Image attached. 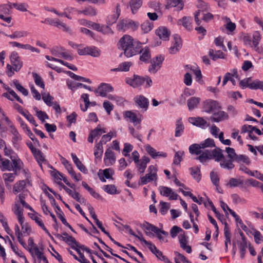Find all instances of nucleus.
Instances as JSON below:
<instances>
[{"label": "nucleus", "mask_w": 263, "mask_h": 263, "mask_svg": "<svg viewBox=\"0 0 263 263\" xmlns=\"http://www.w3.org/2000/svg\"><path fill=\"white\" fill-rule=\"evenodd\" d=\"M105 133V128L98 125L96 128L90 131L88 137V141L89 143H92L95 138L100 137L103 134Z\"/></svg>", "instance_id": "nucleus-15"}, {"label": "nucleus", "mask_w": 263, "mask_h": 263, "mask_svg": "<svg viewBox=\"0 0 263 263\" xmlns=\"http://www.w3.org/2000/svg\"><path fill=\"white\" fill-rule=\"evenodd\" d=\"M142 228L147 235H150L153 233L155 234L160 229L158 227L147 222H144L142 224Z\"/></svg>", "instance_id": "nucleus-36"}, {"label": "nucleus", "mask_w": 263, "mask_h": 263, "mask_svg": "<svg viewBox=\"0 0 263 263\" xmlns=\"http://www.w3.org/2000/svg\"><path fill=\"white\" fill-rule=\"evenodd\" d=\"M249 244H250L248 241H241L238 242V247L239 250L240 255L241 259L245 257L247 249L249 248Z\"/></svg>", "instance_id": "nucleus-45"}, {"label": "nucleus", "mask_w": 263, "mask_h": 263, "mask_svg": "<svg viewBox=\"0 0 263 263\" xmlns=\"http://www.w3.org/2000/svg\"><path fill=\"white\" fill-rule=\"evenodd\" d=\"M209 54L213 60H216L218 59H223L224 58L223 53L220 50L215 51L213 49H210Z\"/></svg>", "instance_id": "nucleus-56"}, {"label": "nucleus", "mask_w": 263, "mask_h": 263, "mask_svg": "<svg viewBox=\"0 0 263 263\" xmlns=\"http://www.w3.org/2000/svg\"><path fill=\"white\" fill-rule=\"evenodd\" d=\"M200 155L196 158L201 163H204L207 161L214 158L216 161L220 160L222 156V153L220 149H214L213 151L206 149L201 152Z\"/></svg>", "instance_id": "nucleus-3"}, {"label": "nucleus", "mask_w": 263, "mask_h": 263, "mask_svg": "<svg viewBox=\"0 0 263 263\" xmlns=\"http://www.w3.org/2000/svg\"><path fill=\"white\" fill-rule=\"evenodd\" d=\"M125 118H128L133 123L134 126H137V128L140 129L141 118H138L136 114L132 111H126L124 112Z\"/></svg>", "instance_id": "nucleus-22"}, {"label": "nucleus", "mask_w": 263, "mask_h": 263, "mask_svg": "<svg viewBox=\"0 0 263 263\" xmlns=\"http://www.w3.org/2000/svg\"><path fill=\"white\" fill-rule=\"evenodd\" d=\"M51 176L53 177L54 181L57 184L61 183L63 179V174L60 173L59 171L54 170L50 172Z\"/></svg>", "instance_id": "nucleus-64"}, {"label": "nucleus", "mask_w": 263, "mask_h": 263, "mask_svg": "<svg viewBox=\"0 0 263 263\" xmlns=\"http://www.w3.org/2000/svg\"><path fill=\"white\" fill-rule=\"evenodd\" d=\"M201 101L199 97H192L187 101V105L189 110H192L197 108Z\"/></svg>", "instance_id": "nucleus-37"}, {"label": "nucleus", "mask_w": 263, "mask_h": 263, "mask_svg": "<svg viewBox=\"0 0 263 263\" xmlns=\"http://www.w3.org/2000/svg\"><path fill=\"white\" fill-rule=\"evenodd\" d=\"M202 148H203L201 146V143L193 144L190 146L189 149L191 154L198 155L201 154Z\"/></svg>", "instance_id": "nucleus-55"}, {"label": "nucleus", "mask_w": 263, "mask_h": 263, "mask_svg": "<svg viewBox=\"0 0 263 263\" xmlns=\"http://www.w3.org/2000/svg\"><path fill=\"white\" fill-rule=\"evenodd\" d=\"M33 213H29V217L34 220L38 225L40 226L47 234H49V232L48 230L45 227L44 224L41 218V215L35 212L34 211Z\"/></svg>", "instance_id": "nucleus-28"}, {"label": "nucleus", "mask_w": 263, "mask_h": 263, "mask_svg": "<svg viewBox=\"0 0 263 263\" xmlns=\"http://www.w3.org/2000/svg\"><path fill=\"white\" fill-rule=\"evenodd\" d=\"M218 102L213 100H208L203 102V109L207 113H212L220 108Z\"/></svg>", "instance_id": "nucleus-7"}, {"label": "nucleus", "mask_w": 263, "mask_h": 263, "mask_svg": "<svg viewBox=\"0 0 263 263\" xmlns=\"http://www.w3.org/2000/svg\"><path fill=\"white\" fill-rule=\"evenodd\" d=\"M17 173H6L3 175V178L4 180L5 184L7 185L9 183L12 182L15 178Z\"/></svg>", "instance_id": "nucleus-57"}, {"label": "nucleus", "mask_w": 263, "mask_h": 263, "mask_svg": "<svg viewBox=\"0 0 263 263\" xmlns=\"http://www.w3.org/2000/svg\"><path fill=\"white\" fill-rule=\"evenodd\" d=\"M114 88L109 84L107 83H101L97 89L96 90V92L98 95L105 97L107 96L108 93L113 91Z\"/></svg>", "instance_id": "nucleus-14"}, {"label": "nucleus", "mask_w": 263, "mask_h": 263, "mask_svg": "<svg viewBox=\"0 0 263 263\" xmlns=\"http://www.w3.org/2000/svg\"><path fill=\"white\" fill-rule=\"evenodd\" d=\"M30 150L39 163H42L45 161L44 155L39 149L32 146V147H30Z\"/></svg>", "instance_id": "nucleus-39"}, {"label": "nucleus", "mask_w": 263, "mask_h": 263, "mask_svg": "<svg viewBox=\"0 0 263 263\" xmlns=\"http://www.w3.org/2000/svg\"><path fill=\"white\" fill-rule=\"evenodd\" d=\"M132 63L130 62H122L118 65L116 68L112 69V71H128L129 70Z\"/></svg>", "instance_id": "nucleus-47"}, {"label": "nucleus", "mask_w": 263, "mask_h": 263, "mask_svg": "<svg viewBox=\"0 0 263 263\" xmlns=\"http://www.w3.org/2000/svg\"><path fill=\"white\" fill-rule=\"evenodd\" d=\"M191 18L186 16L183 17L182 19L178 21V24L182 25L187 30H191L192 26L191 25Z\"/></svg>", "instance_id": "nucleus-53"}, {"label": "nucleus", "mask_w": 263, "mask_h": 263, "mask_svg": "<svg viewBox=\"0 0 263 263\" xmlns=\"http://www.w3.org/2000/svg\"><path fill=\"white\" fill-rule=\"evenodd\" d=\"M10 59L13 70L16 72L18 71L23 66V62L20 60L18 53L15 51L12 52L10 54Z\"/></svg>", "instance_id": "nucleus-11"}, {"label": "nucleus", "mask_w": 263, "mask_h": 263, "mask_svg": "<svg viewBox=\"0 0 263 263\" xmlns=\"http://www.w3.org/2000/svg\"><path fill=\"white\" fill-rule=\"evenodd\" d=\"M150 162V159L146 156L142 157L138 161L135 162L136 167L140 173H143L147 167V164Z\"/></svg>", "instance_id": "nucleus-20"}, {"label": "nucleus", "mask_w": 263, "mask_h": 263, "mask_svg": "<svg viewBox=\"0 0 263 263\" xmlns=\"http://www.w3.org/2000/svg\"><path fill=\"white\" fill-rule=\"evenodd\" d=\"M84 14L86 16H95L97 15V10L92 6L85 7L82 10H79V14Z\"/></svg>", "instance_id": "nucleus-38"}, {"label": "nucleus", "mask_w": 263, "mask_h": 263, "mask_svg": "<svg viewBox=\"0 0 263 263\" xmlns=\"http://www.w3.org/2000/svg\"><path fill=\"white\" fill-rule=\"evenodd\" d=\"M0 168L2 171H11L13 170L11 162L7 159H4L0 162Z\"/></svg>", "instance_id": "nucleus-51"}, {"label": "nucleus", "mask_w": 263, "mask_h": 263, "mask_svg": "<svg viewBox=\"0 0 263 263\" xmlns=\"http://www.w3.org/2000/svg\"><path fill=\"white\" fill-rule=\"evenodd\" d=\"M10 159H11L12 166L13 167L12 171L15 173H18L23 168V162L17 155L11 157Z\"/></svg>", "instance_id": "nucleus-24"}, {"label": "nucleus", "mask_w": 263, "mask_h": 263, "mask_svg": "<svg viewBox=\"0 0 263 263\" xmlns=\"http://www.w3.org/2000/svg\"><path fill=\"white\" fill-rule=\"evenodd\" d=\"M197 6L198 8V10L196 11L194 14L195 20L197 25H200V21L198 18V16L200 13V11H206L210 10L209 5L203 1H198Z\"/></svg>", "instance_id": "nucleus-17"}, {"label": "nucleus", "mask_w": 263, "mask_h": 263, "mask_svg": "<svg viewBox=\"0 0 263 263\" xmlns=\"http://www.w3.org/2000/svg\"><path fill=\"white\" fill-rule=\"evenodd\" d=\"M32 77L33 78L35 84L41 88H45V84L42 78L36 73L32 72Z\"/></svg>", "instance_id": "nucleus-63"}, {"label": "nucleus", "mask_w": 263, "mask_h": 263, "mask_svg": "<svg viewBox=\"0 0 263 263\" xmlns=\"http://www.w3.org/2000/svg\"><path fill=\"white\" fill-rule=\"evenodd\" d=\"M157 172V169L155 165L149 166L148 173L144 176L140 177V184L145 185L152 181H156L158 179Z\"/></svg>", "instance_id": "nucleus-4"}, {"label": "nucleus", "mask_w": 263, "mask_h": 263, "mask_svg": "<svg viewBox=\"0 0 263 263\" xmlns=\"http://www.w3.org/2000/svg\"><path fill=\"white\" fill-rule=\"evenodd\" d=\"M121 13L120 4L117 3L116 4L114 10L112 13L107 16L106 18V23L110 26L116 22Z\"/></svg>", "instance_id": "nucleus-9"}, {"label": "nucleus", "mask_w": 263, "mask_h": 263, "mask_svg": "<svg viewBox=\"0 0 263 263\" xmlns=\"http://www.w3.org/2000/svg\"><path fill=\"white\" fill-rule=\"evenodd\" d=\"M224 245H225V250L226 251H227L228 250V245L231 244V234L230 233V229L227 224H226L224 228Z\"/></svg>", "instance_id": "nucleus-48"}, {"label": "nucleus", "mask_w": 263, "mask_h": 263, "mask_svg": "<svg viewBox=\"0 0 263 263\" xmlns=\"http://www.w3.org/2000/svg\"><path fill=\"white\" fill-rule=\"evenodd\" d=\"M164 57L159 55L154 58L151 61L148 71L151 73H156L161 68L162 62L164 60Z\"/></svg>", "instance_id": "nucleus-8"}, {"label": "nucleus", "mask_w": 263, "mask_h": 263, "mask_svg": "<svg viewBox=\"0 0 263 263\" xmlns=\"http://www.w3.org/2000/svg\"><path fill=\"white\" fill-rule=\"evenodd\" d=\"M136 105L139 108L141 109L142 111H146L149 106L148 99L143 95H137L134 99Z\"/></svg>", "instance_id": "nucleus-6"}, {"label": "nucleus", "mask_w": 263, "mask_h": 263, "mask_svg": "<svg viewBox=\"0 0 263 263\" xmlns=\"http://www.w3.org/2000/svg\"><path fill=\"white\" fill-rule=\"evenodd\" d=\"M141 28L144 33H147L154 28V24L153 23L146 21L141 24Z\"/></svg>", "instance_id": "nucleus-62"}, {"label": "nucleus", "mask_w": 263, "mask_h": 263, "mask_svg": "<svg viewBox=\"0 0 263 263\" xmlns=\"http://www.w3.org/2000/svg\"><path fill=\"white\" fill-rule=\"evenodd\" d=\"M104 163L106 166L114 165L116 161L115 153L110 148H107L104 154Z\"/></svg>", "instance_id": "nucleus-13"}, {"label": "nucleus", "mask_w": 263, "mask_h": 263, "mask_svg": "<svg viewBox=\"0 0 263 263\" xmlns=\"http://www.w3.org/2000/svg\"><path fill=\"white\" fill-rule=\"evenodd\" d=\"M176 128L175 136L176 137H180L184 132V126L181 119H179L176 121Z\"/></svg>", "instance_id": "nucleus-44"}, {"label": "nucleus", "mask_w": 263, "mask_h": 263, "mask_svg": "<svg viewBox=\"0 0 263 263\" xmlns=\"http://www.w3.org/2000/svg\"><path fill=\"white\" fill-rule=\"evenodd\" d=\"M158 189L162 196L168 197L170 200L178 199V195L173 192L171 188L165 186H160Z\"/></svg>", "instance_id": "nucleus-10"}, {"label": "nucleus", "mask_w": 263, "mask_h": 263, "mask_svg": "<svg viewBox=\"0 0 263 263\" xmlns=\"http://www.w3.org/2000/svg\"><path fill=\"white\" fill-rule=\"evenodd\" d=\"M222 21L224 23V26L227 30L228 34H231L236 29V24L233 23L230 18L227 16L222 17Z\"/></svg>", "instance_id": "nucleus-35"}, {"label": "nucleus", "mask_w": 263, "mask_h": 263, "mask_svg": "<svg viewBox=\"0 0 263 263\" xmlns=\"http://www.w3.org/2000/svg\"><path fill=\"white\" fill-rule=\"evenodd\" d=\"M182 47V42L181 39L178 35L174 36V40L170 48L169 52L171 54H175L178 52Z\"/></svg>", "instance_id": "nucleus-18"}, {"label": "nucleus", "mask_w": 263, "mask_h": 263, "mask_svg": "<svg viewBox=\"0 0 263 263\" xmlns=\"http://www.w3.org/2000/svg\"><path fill=\"white\" fill-rule=\"evenodd\" d=\"M0 222L2 224V226L3 227L4 230L7 232L8 234H9L11 237L12 238L13 240L14 239V236L12 234V232L11 229L8 226L7 219L4 216V214L0 212Z\"/></svg>", "instance_id": "nucleus-43"}, {"label": "nucleus", "mask_w": 263, "mask_h": 263, "mask_svg": "<svg viewBox=\"0 0 263 263\" xmlns=\"http://www.w3.org/2000/svg\"><path fill=\"white\" fill-rule=\"evenodd\" d=\"M103 189L105 192L110 195L119 193V192H118L116 186L113 184L105 185L103 186Z\"/></svg>", "instance_id": "nucleus-60"}, {"label": "nucleus", "mask_w": 263, "mask_h": 263, "mask_svg": "<svg viewBox=\"0 0 263 263\" xmlns=\"http://www.w3.org/2000/svg\"><path fill=\"white\" fill-rule=\"evenodd\" d=\"M11 133L13 136L12 138L13 145L14 147L18 148L19 146V142L22 140V137L17 130L12 126H11Z\"/></svg>", "instance_id": "nucleus-32"}, {"label": "nucleus", "mask_w": 263, "mask_h": 263, "mask_svg": "<svg viewBox=\"0 0 263 263\" xmlns=\"http://www.w3.org/2000/svg\"><path fill=\"white\" fill-rule=\"evenodd\" d=\"M126 82L134 88H138L143 85L144 88H149L153 85L152 80L148 76L141 77L134 75L133 78H127Z\"/></svg>", "instance_id": "nucleus-2"}, {"label": "nucleus", "mask_w": 263, "mask_h": 263, "mask_svg": "<svg viewBox=\"0 0 263 263\" xmlns=\"http://www.w3.org/2000/svg\"><path fill=\"white\" fill-rule=\"evenodd\" d=\"M243 180L240 179L231 178L230 179L229 182L227 184V186L230 187H234L242 185Z\"/></svg>", "instance_id": "nucleus-59"}, {"label": "nucleus", "mask_w": 263, "mask_h": 263, "mask_svg": "<svg viewBox=\"0 0 263 263\" xmlns=\"http://www.w3.org/2000/svg\"><path fill=\"white\" fill-rule=\"evenodd\" d=\"M184 6V0H166L165 8L169 9L174 7L177 11H180L183 9Z\"/></svg>", "instance_id": "nucleus-12"}, {"label": "nucleus", "mask_w": 263, "mask_h": 263, "mask_svg": "<svg viewBox=\"0 0 263 263\" xmlns=\"http://www.w3.org/2000/svg\"><path fill=\"white\" fill-rule=\"evenodd\" d=\"M129 6L133 14H135L142 6L141 0H130Z\"/></svg>", "instance_id": "nucleus-50"}, {"label": "nucleus", "mask_w": 263, "mask_h": 263, "mask_svg": "<svg viewBox=\"0 0 263 263\" xmlns=\"http://www.w3.org/2000/svg\"><path fill=\"white\" fill-rule=\"evenodd\" d=\"M79 10L72 7H67L64 9L63 12H61L60 16H65L69 20L72 19V15L79 14Z\"/></svg>", "instance_id": "nucleus-27"}, {"label": "nucleus", "mask_w": 263, "mask_h": 263, "mask_svg": "<svg viewBox=\"0 0 263 263\" xmlns=\"http://www.w3.org/2000/svg\"><path fill=\"white\" fill-rule=\"evenodd\" d=\"M228 118V115L223 111L214 112L210 117V120L214 122H219Z\"/></svg>", "instance_id": "nucleus-30"}, {"label": "nucleus", "mask_w": 263, "mask_h": 263, "mask_svg": "<svg viewBox=\"0 0 263 263\" xmlns=\"http://www.w3.org/2000/svg\"><path fill=\"white\" fill-rule=\"evenodd\" d=\"M250 89L254 90L260 89L263 91V81L258 79H256L253 81H251Z\"/></svg>", "instance_id": "nucleus-58"}, {"label": "nucleus", "mask_w": 263, "mask_h": 263, "mask_svg": "<svg viewBox=\"0 0 263 263\" xmlns=\"http://www.w3.org/2000/svg\"><path fill=\"white\" fill-rule=\"evenodd\" d=\"M139 24L131 20H123L120 21L117 25L118 30H124L128 29L135 30L138 28Z\"/></svg>", "instance_id": "nucleus-5"}, {"label": "nucleus", "mask_w": 263, "mask_h": 263, "mask_svg": "<svg viewBox=\"0 0 263 263\" xmlns=\"http://www.w3.org/2000/svg\"><path fill=\"white\" fill-rule=\"evenodd\" d=\"M22 204L17 201H15L14 204L12 208V210L16 215L17 220L25 218L23 215L24 210Z\"/></svg>", "instance_id": "nucleus-25"}, {"label": "nucleus", "mask_w": 263, "mask_h": 263, "mask_svg": "<svg viewBox=\"0 0 263 263\" xmlns=\"http://www.w3.org/2000/svg\"><path fill=\"white\" fill-rule=\"evenodd\" d=\"M42 99L45 103L47 105L51 106L52 102H53L54 98L48 92H42Z\"/></svg>", "instance_id": "nucleus-61"}, {"label": "nucleus", "mask_w": 263, "mask_h": 263, "mask_svg": "<svg viewBox=\"0 0 263 263\" xmlns=\"http://www.w3.org/2000/svg\"><path fill=\"white\" fill-rule=\"evenodd\" d=\"M189 122L202 129H205L210 126V124L201 117H190L189 118Z\"/></svg>", "instance_id": "nucleus-16"}, {"label": "nucleus", "mask_w": 263, "mask_h": 263, "mask_svg": "<svg viewBox=\"0 0 263 263\" xmlns=\"http://www.w3.org/2000/svg\"><path fill=\"white\" fill-rule=\"evenodd\" d=\"M103 153V144L101 143H98L94 147V155L96 158L100 159Z\"/></svg>", "instance_id": "nucleus-54"}, {"label": "nucleus", "mask_w": 263, "mask_h": 263, "mask_svg": "<svg viewBox=\"0 0 263 263\" xmlns=\"http://www.w3.org/2000/svg\"><path fill=\"white\" fill-rule=\"evenodd\" d=\"M25 197L24 194H20L17 197H16L15 201H17L18 202L22 204L23 207H25L31 211H33V209L32 208V207L25 202Z\"/></svg>", "instance_id": "nucleus-52"}, {"label": "nucleus", "mask_w": 263, "mask_h": 263, "mask_svg": "<svg viewBox=\"0 0 263 263\" xmlns=\"http://www.w3.org/2000/svg\"><path fill=\"white\" fill-rule=\"evenodd\" d=\"M62 239L73 249H76V247H78L79 246L78 243L76 241V239L66 233L63 234Z\"/></svg>", "instance_id": "nucleus-42"}, {"label": "nucleus", "mask_w": 263, "mask_h": 263, "mask_svg": "<svg viewBox=\"0 0 263 263\" xmlns=\"http://www.w3.org/2000/svg\"><path fill=\"white\" fill-rule=\"evenodd\" d=\"M233 161V160L230 159V160H227L222 154V156L220 159V160L218 162H220V166L222 168L227 170H232L234 167V165L232 162Z\"/></svg>", "instance_id": "nucleus-41"}, {"label": "nucleus", "mask_w": 263, "mask_h": 263, "mask_svg": "<svg viewBox=\"0 0 263 263\" xmlns=\"http://www.w3.org/2000/svg\"><path fill=\"white\" fill-rule=\"evenodd\" d=\"M156 34L160 37V39L166 41L168 40L171 34V32L166 27L160 26L156 29Z\"/></svg>", "instance_id": "nucleus-29"}, {"label": "nucleus", "mask_w": 263, "mask_h": 263, "mask_svg": "<svg viewBox=\"0 0 263 263\" xmlns=\"http://www.w3.org/2000/svg\"><path fill=\"white\" fill-rule=\"evenodd\" d=\"M141 54L140 57V60L145 63L149 62L151 58V54L149 49L145 47L143 48H142L141 46V50L139 52Z\"/></svg>", "instance_id": "nucleus-33"}, {"label": "nucleus", "mask_w": 263, "mask_h": 263, "mask_svg": "<svg viewBox=\"0 0 263 263\" xmlns=\"http://www.w3.org/2000/svg\"><path fill=\"white\" fill-rule=\"evenodd\" d=\"M8 92L4 93V96L7 98L9 100L11 101L15 99L18 102L21 104H23V100L17 95V94L13 90L9 88Z\"/></svg>", "instance_id": "nucleus-49"}, {"label": "nucleus", "mask_w": 263, "mask_h": 263, "mask_svg": "<svg viewBox=\"0 0 263 263\" xmlns=\"http://www.w3.org/2000/svg\"><path fill=\"white\" fill-rule=\"evenodd\" d=\"M30 253L33 257L36 256L40 262L43 261L44 263H48V260L44 255L42 251L38 247L33 248L30 251Z\"/></svg>", "instance_id": "nucleus-26"}, {"label": "nucleus", "mask_w": 263, "mask_h": 263, "mask_svg": "<svg viewBox=\"0 0 263 263\" xmlns=\"http://www.w3.org/2000/svg\"><path fill=\"white\" fill-rule=\"evenodd\" d=\"M179 241L181 247L187 253H190L192 252L191 247L187 245V239L185 235V233H180L178 236Z\"/></svg>", "instance_id": "nucleus-34"}, {"label": "nucleus", "mask_w": 263, "mask_h": 263, "mask_svg": "<svg viewBox=\"0 0 263 263\" xmlns=\"http://www.w3.org/2000/svg\"><path fill=\"white\" fill-rule=\"evenodd\" d=\"M31 185V183L28 179L20 180L15 183L13 187V193L14 194H17L20 192H24L26 187Z\"/></svg>", "instance_id": "nucleus-19"}, {"label": "nucleus", "mask_w": 263, "mask_h": 263, "mask_svg": "<svg viewBox=\"0 0 263 263\" xmlns=\"http://www.w3.org/2000/svg\"><path fill=\"white\" fill-rule=\"evenodd\" d=\"M146 152L153 158L156 159L158 157H166L167 154L162 152H157L156 150L149 144L144 146Z\"/></svg>", "instance_id": "nucleus-21"}, {"label": "nucleus", "mask_w": 263, "mask_h": 263, "mask_svg": "<svg viewBox=\"0 0 263 263\" xmlns=\"http://www.w3.org/2000/svg\"><path fill=\"white\" fill-rule=\"evenodd\" d=\"M234 78L237 79L238 78V74L236 69H233L232 71V73L227 72L225 74L222 82V85L224 86L229 81H231L233 85H235L236 81Z\"/></svg>", "instance_id": "nucleus-23"}, {"label": "nucleus", "mask_w": 263, "mask_h": 263, "mask_svg": "<svg viewBox=\"0 0 263 263\" xmlns=\"http://www.w3.org/2000/svg\"><path fill=\"white\" fill-rule=\"evenodd\" d=\"M29 33L25 30H17L12 33V34L7 35V36L11 39H17L21 37H27Z\"/></svg>", "instance_id": "nucleus-46"}, {"label": "nucleus", "mask_w": 263, "mask_h": 263, "mask_svg": "<svg viewBox=\"0 0 263 263\" xmlns=\"http://www.w3.org/2000/svg\"><path fill=\"white\" fill-rule=\"evenodd\" d=\"M71 178L76 181H79L82 180V177L80 173H76L73 170L71 164L70 163L65 167Z\"/></svg>", "instance_id": "nucleus-40"}, {"label": "nucleus", "mask_w": 263, "mask_h": 263, "mask_svg": "<svg viewBox=\"0 0 263 263\" xmlns=\"http://www.w3.org/2000/svg\"><path fill=\"white\" fill-rule=\"evenodd\" d=\"M21 226L22 239L26 236H28L31 232V228L28 223L25 222V218L18 220Z\"/></svg>", "instance_id": "nucleus-31"}, {"label": "nucleus", "mask_w": 263, "mask_h": 263, "mask_svg": "<svg viewBox=\"0 0 263 263\" xmlns=\"http://www.w3.org/2000/svg\"><path fill=\"white\" fill-rule=\"evenodd\" d=\"M141 45L140 42L127 34L123 36L118 43L119 48L124 51V54L127 58H130L139 53Z\"/></svg>", "instance_id": "nucleus-1"}]
</instances>
